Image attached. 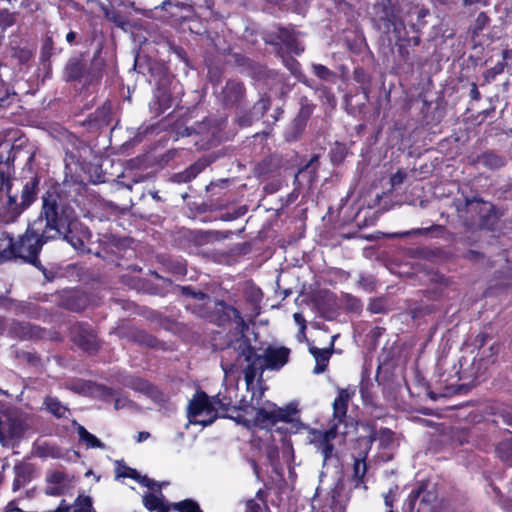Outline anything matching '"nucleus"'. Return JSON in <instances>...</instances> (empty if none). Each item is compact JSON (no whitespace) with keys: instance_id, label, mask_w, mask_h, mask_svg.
Listing matches in <instances>:
<instances>
[{"instance_id":"nucleus-1","label":"nucleus","mask_w":512,"mask_h":512,"mask_svg":"<svg viewBox=\"0 0 512 512\" xmlns=\"http://www.w3.org/2000/svg\"><path fill=\"white\" fill-rule=\"evenodd\" d=\"M64 230L56 223V202L49 197L43 198V211L40 217L29 225L26 233L13 243L9 240L11 248L5 258L18 257L35 264L42 245L52 239H57Z\"/></svg>"},{"instance_id":"nucleus-2","label":"nucleus","mask_w":512,"mask_h":512,"mask_svg":"<svg viewBox=\"0 0 512 512\" xmlns=\"http://www.w3.org/2000/svg\"><path fill=\"white\" fill-rule=\"evenodd\" d=\"M239 357L244 358L247 366L244 369V378L247 386H250L256 376L264 370L278 371L289 360L290 350L283 346H269L262 355H257L251 345L244 338H238L233 344Z\"/></svg>"},{"instance_id":"nucleus-3","label":"nucleus","mask_w":512,"mask_h":512,"mask_svg":"<svg viewBox=\"0 0 512 512\" xmlns=\"http://www.w3.org/2000/svg\"><path fill=\"white\" fill-rule=\"evenodd\" d=\"M352 393L341 389L333 402L332 425L328 430L311 429L308 432V441L315 449L323 455L324 461L332 456L336 441H340L346 433L340 431V425L346 418L348 402Z\"/></svg>"},{"instance_id":"nucleus-4","label":"nucleus","mask_w":512,"mask_h":512,"mask_svg":"<svg viewBox=\"0 0 512 512\" xmlns=\"http://www.w3.org/2000/svg\"><path fill=\"white\" fill-rule=\"evenodd\" d=\"M241 413L234 419L237 423L251 428L254 426L267 428L278 421H288L292 411L289 408H278L274 403L265 401L261 405L241 404Z\"/></svg>"},{"instance_id":"nucleus-5","label":"nucleus","mask_w":512,"mask_h":512,"mask_svg":"<svg viewBox=\"0 0 512 512\" xmlns=\"http://www.w3.org/2000/svg\"><path fill=\"white\" fill-rule=\"evenodd\" d=\"M12 189L13 180L0 172V219L5 222L13 221L18 217L35 198L34 182L26 183L23 186L20 202Z\"/></svg>"},{"instance_id":"nucleus-6","label":"nucleus","mask_w":512,"mask_h":512,"mask_svg":"<svg viewBox=\"0 0 512 512\" xmlns=\"http://www.w3.org/2000/svg\"><path fill=\"white\" fill-rule=\"evenodd\" d=\"M227 409L228 403H224L218 395L210 398L205 392H196L188 405L189 424L209 426L218 418L219 411Z\"/></svg>"},{"instance_id":"nucleus-7","label":"nucleus","mask_w":512,"mask_h":512,"mask_svg":"<svg viewBox=\"0 0 512 512\" xmlns=\"http://www.w3.org/2000/svg\"><path fill=\"white\" fill-rule=\"evenodd\" d=\"M140 484L148 489L142 495V503L147 510L150 512H168L173 508V504L164 499L161 485L148 479L146 476L140 480Z\"/></svg>"},{"instance_id":"nucleus-8","label":"nucleus","mask_w":512,"mask_h":512,"mask_svg":"<svg viewBox=\"0 0 512 512\" xmlns=\"http://www.w3.org/2000/svg\"><path fill=\"white\" fill-rule=\"evenodd\" d=\"M29 422L22 416L9 417L0 421V442L7 445L9 439L19 438L28 428Z\"/></svg>"},{"instance_id":"nucleus-9","label":"nucleus","mask_w":512,"mask_h":512,"mask_svg":"<svg viewBox=\"0 0 512 512\" xmlns=\"http://www.w3.org/2000/svg\"><path fill=\"white\" fill-rule=\"evenodd\" d=\"M70 479L62 471H50L46 475L45 494L49 496H60L69 489Z\"/></svg>"},{"instance_id":"nucleus-10","label":"nucleus","mask_w":512,"mask_h":512,"mask_svg":"<svg viewBox=\"0 0 512 512\" xmlns=\"http://www.w3.org/2000/svg\"><path fill=\"white\" fill-rule=\"evenodd\" d=\"M494 347H490L488 350L482 351V356L480 358L474 359L472 363V368L468 370H463L461 375L459 376L460 380H469L468 383H472L476 378L481 375L488 367L490 363L493 362L491 357L493 356Z\"/></svg>"},{"instance_id":"nucleus-11","label":"nucleus","mask_w":512,"mask_h":512,"mask_svg":"<svg viewBox=\"0 0 512 512\" xmlns=\"http://www.w3.org/2000/svg\"><path fill=\"white\" fill-rule=\"evenodd\" d=\"M310 352L314 356L316 361L314 373H323L327 368L329 358L331 356V351L329 349H318L316 347H311Z\"/></svg>"},{"instance_id":"nucleus-12","label":"nucleus","mask_w":512,"mask_h":512,"mask_svg":"<svg viewBox=\"0 0 512 512\" xmlns=\"http://www.w3.org/2000/svg\"><path fill=\"white\" fill-rule=\"evenodd\" d=\"M182 292L184 295H187V296L191 297L193 300L200 302L199 310L197 311V313L200 316L205 317L206 312L202 310V306L204 307V306L208 305V303H210V299L204 293L195 292V291L191 290L190 287H183Z\"/></svg>"},{"instance_id":"nucleus-13","label":"nucleus","mask_w":512,"mask_h":512,"mask_svg":"<svg viewBox=\"0 0 512 512\" xmlns=\"http://www.w3.org/2000/svg\"><path fill=\"white\" fill-rule=\"evenodd\" d=\"M78 434L81 441L85 442L88 448H102L103 444L93 434L89 433L84 427L79 426Z\"/></svg>"},{"instance_id":"nucleus-14","label":"nucleus","mask_w":512,"mask_h":512,"mask_svg":"<svg viewBox=\"0 0 512 512\" xmlns=\"http://www.w3.org/2000/svg\"><path fill=\"white\" fill-rule=\"evenodd\" d=\"M498 456L505 462L512 463V438L507 439L497 446Z\"/></svg>"},{"instance_id":"nucleus-15","label":"nucleus","mask_w":512,"mask_h":512,"mask_svg":"<svg viewBox=\"0 0 512 512\" xmlns=\"http://www.w3.org/2000/svg\"><path fill=\"white\" fill-rule=\"evenodd\" d=\"M45 404L48 411L57 417H64L67 413V408L62 405L56 398H47Z\"/></svg>"},{"instance_id":"nucleus-16","label":"nucleus","mask_w":512,"mask_h":512,"mask_svg":"<svg viewBox=\"0 0 512 512\" xmlns=\"http://www.w3.org/2000/svg\"><path fill=\"white\" fill-rule=\"evenodd\" d=\"M73 512H91L92 501L88 496H79L73 506Z\"/></svg>"},{"instance_id":"nucleus-17","label":"nucleus","mask_w":512,"mask_h":512,"mask_svg":"<svg viewBox=\"0 0 512 512\" xmlns=\"http://www.w3.org/2000/svg\"><path fill=\"white\" fill-rule=\"evenodd\" d=\"M116 476H117V478H121V477L122 478H124V477L133 478V479L137 480L139 483H140V480L144 477V476H140L136 470L128 468L124 465H120V464L116 468Z\"/></svg>"},{"instance_id":"nucleus-18","label":"nucleus","mask_w":512,"mask_h":512,"mask_svg":"<svg viewBox=\"0 0 512 512\" xmlns=\"http://www.w3.org/2000/svg\"><path fill=\"white\" fill-rule=\"evenodd\" d=\"M56 223L62 228V230H64V233H62L58 238L63 236L67 241H69L71 243V245L75 249H81V247L84 244L83 240L76 239V241H74L73 238L68 235V233H70V229L65 225V223L62 220H59L57 216H56Z\"/></svg>"},{"instance_id":"nucleus-19","label":"nucleus","mask_w":512,"mask_h":512,"mask_svg":"<svg viewBox=\"0 0 512 512\" xmlns=\"http://www.w3.org/2000/svg\"><path fill=\"white\" fill-rule=\"evenodd\" d=\"M173 508L179 512H202L198 504L192 500H184L179 503H173Z\"/></svg>"},{"instance_id":"nucleus-20","label":"nucleus","mask_w":512,"mask_h":512,"mask_svg":"<svg viewBox=\"0 0 512 512\" xmlns=\"http://www.w3.org/2000/svg\"><path fill=\"white\" fill-rule=\"evenodd\" d=\"M263 503V492L259 490L256 494V499L247 501V512H262Z\"/></svg>"},{"instance_id":"nucleus-21","label":"nucleus","mask_w":512,"mask_h":512,"mask_svg":"<svg viewBox=\"0 0 512 512\" xmlns=\"http://www.w3.org/2000/svg\"><path fill=\"white\" fill-rule=\"evenodd\" d=\"M366 473V462L365 456L356 458L354 461V476L357 479H361Z\"/></svg>"},{"instance_id":"nucleus-22","label":"nucleus","mask_w":512,"mask_h":512,"mask_svg":"<svg viewBox=\"0 0 512 512\" xmlns=\"http://www.w3.org/2000/svg\"><path fill=\"white\" fill-rule=\"evenodd\" d=\"M15 22L13 14L8 11H0V28L6 29Z\"/></svg>"},{"instance_id":"nucleus-23","label":"nucleus","mask_w":512,"mask_h":512,"mask_svg":"<svg viewBox=\"0 0 512 512\" xmlns=\"http://www.w3.org/2000/svg\"><path fill=\"white\" fill-rule=\"evenodd\" d=\"M281 39L287 44L289 49L295 53H299V49L293 47L294 37L289 34L286 29L281 30ZM302 51V49H300Z\"/></svg>"},{"instance_id":"nucleus-24","label":"nucleus","mask_w":512,"mask_h":512,"mask_svg":"<svg viewBox=\"0 0 512 512\" xmlns=\"http://www.w3.org/2000/svg\"><path fill=\"white\" fill-rule=\"evenodd\" d=\"M406 179V173L402 170L397 171L394 175H392L390 182L392 186H398L404 182Z\"/></svg>"},{"instance_id":"nucleus-25","label":"nucleus","mask_w":512,"mask_h":512,"mask_svg":"<svg viewBox=\"0 0 512 512\" xmlns=\"http://www.w3.org/2000/svg\"><path fill=\"white\" fill-rule=\"evenodd\" d=\"M313 70L318 77L323 79H326L330 75L329 70L323 65H314Z\"/></svg>"},{"instance_id":"nucleus-26","label":"nucleus","mask_w":512,"mask_h":512,"mask_svg":"<svg viewBox=\"0 0 512 512\" xmlns=\"http://www.w3.org/2000/svg\"><path fill=\"white\" fill-rule=\"evenodd\" d=\"M485 163L492 167H498L502 165V160L494 155L485 156Z\"/></svg>"},{"instance_id":"nucleus-27","label":"nucleus","mask_w":512,"mask_h":512,"mask_svg":"<svg viewBox=\"0 0 512 512\" xmlns=\"http://www.w3.org/2000/svg\"><path fill=\"white\" fill-rule=\"evenodd\" d=\"M130 406V401L126 397H118L115 399L114 407L116 410Z\"/></svg>"},{"instance_id":"nucleus-28","label":"nucleus","mask_w":512,"mask_h":512,"mask_svg":"<svg viewBox=\"0 0 512 512\" xmlns=\"http://www.w3.org/2000/svg\"><path fill=\"white\" fill-rule=\"evenodd\" d=\"M293 317H294L295 322L300 326V330L303 333V331L305 330V327H306L305 319H304L303 315L300 313H295Z\"/></svg>"},{"instance_id":"nucleus-29","label":"nucleus","mask_w":512,"mask_h":512,"mask_svg":"<svg viewBox=\"0 0 512 512\" xmlns=\"http://www.w3.org/2000/svg\"><path fill=\"white\" fill-rule=\"evenodd\" d=\"M201 168L199 166L191 167L186 173L187 176L184 178L185 181L190 180L191 178H194L199 172Z\"/></svg>"},{"instance_id":"nucleus-30","label":"nucleus","mask_w":512,"mask_h":512,"mask_svg":"<svg viewBox=\"0 0 512 512\" xmlns=\"http://www.w3.org/2000/svg\"><path fill=\"white\" fill-rule=\"evenodd\" d=\"M323 512H345V508L342 504H335L334 506L325 508Z\"/></svg>"},{"instance_id":"nucleus-31","label":"nucleus","mask_w":512,"mask_h":512,"mask_svg":"<svg viewBox=\"0 0 512 512\" xmlns=\"http://www.w3.org/2000/svg\"><path fill=\"white\" fill-rule=\"evenodd\" d=\"M267 456L271 464H273L276 458L278 457V451L275 448H269L267 451Z\"/></svg>"},{"instance_id":"nucleus-32","label":"nucleus","mask_w":512,"mask_h":512,"mask_svg":"<svg viewBox=\"0 0 512 512\" xmlns=\"http://www.w3.org/2000/svg\"><path fill=\"white\" fill-rule=\"evenodd\" d=\"M501 418L505 424L512 426V415H510L509 413H506V414L501 415Z\"/></svg>"},{"instance_id":"nucleus-33","label":"nucleus","mask_w":512,"mask_h":512,"mask_svg":"<svg viewBox=\"0 0 512 512\" xmlns=\"http://www.w3.org/2000/svg\"><path fill=\"white\" fill-rule=\"evenodd\" d=\"M150 434L148 432H139L137 435V442H142L148 439Z\"/></svg>"},{"instance_id":"nucleus-34","label":"nucleus","mask_w":512,"mask_h":512,"mask_svg":"<svg viewBox=\"0 0 512 512\" xmlns=\"http://www.w3.org/2000/svg\"><path fill=\"white\" fill-rule=\"evenodd\" d=\"M503 60H505V61L512 60V50H505L503 52Z\"/></svg>"},{"instance_id":"nucleus-35","label":"nucleus","mask_w":512,"mask_h":512,"mask_svg":"<svg viewBox=\"0 0 512 512\" xmlns=\"http://www.w3.org/2000/svg\"><path fill=\"white\" fill-rule=\"evenodd\" d=\"M390 493L391 491L389 492V495H386L385 496V505L390 508V510L388 512H392L391 510V507H392V499L390 498Z\"/></svg>"},{"instance_id":"nucleus-36","label":"nucleus","mask_w":512,"mask_h":512,"mask_svg":"<svg viewBox=\"0 0 512 512\" xmlns=\"http://www.w3.org/2000/svg\"><path fill=\"white\" fill-rule=\"evenodd\" d=\"M230 88H233L238 93H241V90H242V87L239 84H234V83H231V84L227 85V89H230Z\"/></svg>"},{"instance_id":"nucleus-37","label":"nucleus","mask_w":512,"mask_h":512,"mask_svg":"<svg viewBox=\"0 0 512 512\" xmlns=\"http://www.w3.org/2000/svg\"><path fill=\"white\" fill-rule=\"evenodd\" d=\"M75 37H76L75 33L71 31V32H69V33L66 35V40H67V42H69V43H73V41L75 40Z\"/></svg>"},{"instance_id":"nucleus-38","label":"nucleus","mask_w":512,"mask_h":512,"mask_svg":"<svg viewBox=\"0 0 512 512\" xmlns=\"http://www.w3.org/2000/svg\"><path fill=\"white\" fill-rule=\"evenodd\" d=\"M419 494H420V491H415V492L413 491V492H411V494L409 495V498H411L412 500H415V499H417V498H418Z\"/></svg>"},{"instance_id":"nucleus-39","label":"nucleus","mask_w":512,"mask_h":512,"mask_svg":"<svg viewBox=\"0 0 512 512\" xmlns=\"http://www.w3.org/2000/svg\"><path fill=\"white\" fill-rule=\"evenodd\" d=\"M9 98V95H6L5 97H0V107H4L6 104V100Z\"/></svg>"},{"instance_id":"nucleus-40","label":"nucleus","mask_w":512,"mask_h":512,"mask_svg":"<svg viewBox=\"0 0 512 512\" xmlns=\"http://www.w3.org/2000/svg\"><path fill=\"white\" fill-rule=\"evenodd\" d=\"M80 344L86 349V350H90L92 349V345H90V343H84V342H80Z\"/></svg>"}]
</instances>
